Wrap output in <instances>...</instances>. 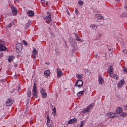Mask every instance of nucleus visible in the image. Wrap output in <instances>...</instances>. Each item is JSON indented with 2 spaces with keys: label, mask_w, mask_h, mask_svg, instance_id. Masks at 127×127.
Masks as SVG:
<instances>
[{
  "label": "nucleus",
  "mask_w": 127,
  "mask_h": 127,
  "mask_svg": "<svg viewBox=\"0 0 127 127\" xmlns=\"http://www.w3.org/2000/svg\"><path fill=\"white\" fill-rule=\"evenodd\" d=\"M95 17L98 19H101L102 18V17L100 14H96L95 15Z\"/></svg>",
  "instance_id": "obj_23"
},
{
  "label": "nucleus",
  "mask_w": 127,
  "mask_h": 127,
  "mask_svg": "<svg viewBox=\"0 0 127 127\" xmlns=\"http://www.w3.org/2000/svg\"><path fill=\"white\" fill-rule=\"evenodd\" d=\"M83 123L84 121H82L81 122L80 125L79 127H83Z\"/></svg>",
  "instance_id": "obj_33"
},
{
  "label": "nucleus",
  "mask_w": 127,
  "mask_h": 127,
  "mask_svg": "<svg viewBox=\"0 0 127 127\" xmlns=\"http://www.w3.org/2000/svg\"><path fill=\"white\" fill-rule=\"evenodd\" d=\"M85 73L87 75H89L91 74V72L87 70L86 71Z\"/></svg>",
  "instance_id": "obj_30"
},
{
  "label": "nucleus",
  "mask_w": 127,
  "mask_h": 127,
  "mask_svg": "<svg viewBox=\"0 0 127 127\" xmlns=\"http://www.w3.org/2000/svg\"><path fill=\"white\" fill-rule=\"evenodd\" d=\"M75 37H76V39L78 41H79L80 42L82 41V40L81 39H80L78 35L77 34H75Z\"/></svg>",
  "instance_id": "obj_22"
},
{
  "label": "nucleus",
  "mask_w": 127,
  "mask_h": 127,
  "mask_svg": "<svg viewBox=\"0 0 127 127\" xmlns=\"http://www.w3.org/2000/svg\"><path fill=\"white\" fill-rule=\"evenodd\" d=\"M109 68L108 69V71H109V73L110 74H111L113 71V68L112 66H109Z\"/></svg>",
  "instance_id": "obj_17"
},
{
  "label": "nucleus",
  "mask_w": 127,
  "mask_h": 127,
  "mask_svg": "<svg viewBox=\"0 0 127 127\" xmlns=\"http://www.w3.org/2000/svg\"><path fill=\"white\" fill-rule=\"evenodd\" d=\"M76 76L79 79H81L82 78V76L78 74Z\"/></svg>",
  "instance_id": "obj_34"
},
{
  "label": "nucleus",
  "mask_w": 127,
  "mask_h": 127,
  "mask_svg": "<svg viewBox=\"0 0 127 127\" xmlns=\"http://www.w3.org/2000/svg\"><path fill=\"white\" fill-rule=\"evenodd\" d=\"M46 118L47 119V122L46 124H50L51 122H50V119L49 117V116H48L46 117Z\"/></svg>",
  "instance_id": "obj_26"
},
{
  "label": "nucleus",
  "mask_w": 127,
  "mask_h": 127,
  "mask_svg": "<svg viewBox=\"0 0 127 127\" xmlns=\"http://www.w3.org/2000/svg\"><path fill=\"white\" fill-rule=\"evenodd\" d=\"M52 110L53 111V112H54L55 113L56 112V108L55 107L54 108H53L52 109Z\"/></svg>",
  "instance_id": "obj_39"
},
{
  "label": "nucleus",
  "mask_w": 127,
  "mask_h": 127,
  "mask_svg": "<svg viewBox=\"0 0 127 127\" xmlns=\"http://www.w3.org/2000/svg\"><path fill=\"white\" fill-rule=\"evenodd\" d=\"M122 15L124 17H127V13L124 12L122 14Z\"/></svg>",
  "instance_id": "obj_32"
},
{
  "label": "nucleus",
  "mask_w": 127,
  "mask_h": 127,
  "mask_svg": "<svg viewBox=\"0 0 127 127\" xmlns=\"http://www.w3.org/2000/svg\"><path fill=\"white\" fill-rule=\"evenodd\" d=\"M84 93V90L83 91L79 92L77 94V95L78 96H81Z\"/></svg>",
  "instance_id": "obj_24"
},
{
  "label": "nucleus",
  "mask_w": 127,
  "mask_h": 127,
  "mask_svg": "<svg viewBox=\"0 0 127 127\" xmlns=\"http://www.w3.org/2000/svg\"><path fill=\"white\" fill-rule=\"evenodd\" d=\"M123 52L124 53H126L127 51L126 49L124 50H123Z\"/></svg>",
  "instance_id": "obj_40"
},
{
  "label": "nucleus",
  "mask_w": 127,
  "mask_h": 127,
  "mask_svg": "<svg viewBox=\"0 0 127 127\" xmlns=\"http://www.w3.org/2000/svg\"><path fill=\"white\" fill-rule=\"evenodd\" d=\"M122 111V109L121 107H118L116 110V112L118 114L121 113Z\"/></svg>",
  "instance_id": "obj_18"
},
{
  "label": "nucleus",
  "mask_w": 127,
  "mask_h": 127,
  "mask_svg": "<svg viewBox=\"0 0 127 127\" xmlns=\"http://www.w3.org/2000/svg\"><path fill=\"white\" fill-rule=\"evenodd\" d=\"M124 108L125 109L127 110V106L125 107H124Z\"/></svg>",
  "instance_id": "obj_45"
},
{
  "label": "nucleus",
  "mask_w": 127,
  "mask_h": 127,
  "mask_svg": "<svg viewBox=\"0 0 127 127\" xmlns=\"http://www.w3.org/2000/svg\"><path fill=\"white\" fill-rule=\"evenodd\" d=\"M23 42L24 44L26 45H28V43L25 40H23Z\"/></svg>",
  "instance_id": "obj_37"
},
{
  "label": "nucleus",
  "mask_w": 127,
  "mask_h": 127,
  "mask_svg": "<svg viewBox=\"0 0 127 127\" xmlns=\"http://www.w3.org/2000/svg\"><path fill=\"white\" fill-rule=\"evenodd\" d=\"M17 74H16L15 76V78H17Z\"/></svg>",
  "instance_id": "obj_49"
},
{
  "label": "nucleus",
  "mask_w": 127,
  "mask_h": 127,
  "mask_svg": "<svg viewBox=\"0 0 127 127\" xmlns=\"http://www.w3.org/2000/svg\"><path fill=\"white\" fill-rule=\"evenodd\" d=\"M123 71H124V72H126L127 73V68H126L124 67L123 68Z\"/></svg>",
  "instance_id": "obj_35"
},
{
  "label": "nucleus",
  "mask_w": 127,
  "mask_h": 127,
  "mask_svg": "<svg viewBox=\"0 0 127 127\" xmlns=\"http://www.w3.org/2000/svg\"><path fill=\"white\" fill-rule=\"evenodd\" d=\"M14 58V56H9L8 59V61L9 62H10L13 60Z\"/></svg>",
  "instance_id": "obj_19"
},
{
  "label": "nucleus",
  "mask_w": 127,
  "mask_h": 127,
  "mask_svg": "<svg viewBox=\"0 0 127 127\" xmlns=\"http://www.w3.org/2000/svg\"><path fill=\"white\" fill-rule=\"evenodd\" d=\"M83 84V82L81 80H78V81H76L75 84V86H76L80 87H82Z\"/></svg>",
  "instance_id": "obj_6"
},
{
  "label": "nucleus",
  "mask_w": 127,
  "mask_h": 127,
  "mask_svg": "<svg viewBox=\"0 0 127 127\" xmlns=\"http://www.w3.org/2000/svg\"><path fill=\"white\" fill-rule=\"evenodd\" d=\"M57 71L58 77H60L63 75L62 71L59 69H57Z\"/></svg>",
  "instance_id": "obj_15"
},
{
  "label": "nucleus",
  "mask_w": 127,
  "mask_h": 127,
  "mask_svg": "<svg viewBox=\"0 0 127 127\" xmlns=\"http://www.w3.org/2000/svg\"><path fill=\"white\" fill-rule=\"evenodd\" d=\"M45 1L44 0H41V2L42 4H43V3H44L45 2Z\"/></svg>",
  "instance_id": "obj_38"
},
{
  "label": "nucleus",
  "mask_w": 127,
  "mask_h": 127,
  "mask_svg": "<svg viewBox=\"0 0 127 127\" xmlns=\"http://www.w3.org/2000/svg\"><path fill=\"white\" fill-rule=\"evenodd\" d=\"M121 113V115L122 116H127V114L126 113Z\"/></svg>",
  "instance_id": "obj_29"
},
{
  "label": "nucleus",
  "mask_w": 127,
  "mask_h": 127,
  "mask_svg": "<svg viewBox=\"0 0 127 127\" xmlns=\"http://www.w3.org/2000/svg\"><path fill=\"white\" fill-rule=\"evenodd\" d=\"M11 7L12 14L13 15H16L17 13V10L16 8L12 5L11 6Z\"/></svg>",
  "instance_id": "obj_7"
},
{
  "label": "nucleus",
  "mask_w": 127,
  "mask_h": 127,
  "mask_svg": "<svg viewBox=\"0 0 127 127\" xmlns=\"http://www.w3.org/2000/svg\"><path fill=\"white\" fill-rule=\"evenodd\" d=\"M47 125V127H52L53 126V123L51 121L50 124H46Z\"/></svg>",
  "instance_id": "obj_25"
},
{
  "label": "nucleus",
  "mask_w": 127,
  "mask_h": 127,
  "mask_svg": "<svg viewBox=\"0 0 127 127\" xmlns=\"http://www.w3.org/2000/svg\"><path fill=\"white\" fill-rule=\"evenodd\" d=\"M121 0H116V1L117 2H119Z\"/></svg>",
  "instance_id": "obj_47"
},
{
  "label": "nucleus",
  "mask_w": 127,
  "mask_h": 127,
  "mask_svg": "<svg viewBox=\"0 0 127 127\" xmlns=\"http://www.w3.org/2000/svg\"><path fill=\"white\" fill-rule=\"evenodd\" d=\"M97 54H96L95 56V57L97 59Z\"/></svg>",
  "instance_id": "obj_48"
},
{
  "label": "nucleus",
  "mask_w": 127,
  "mask_h": 127,
  "mask_svg": "<svg viewBox=\"0 0 127 127\" xmlns=\"http://www.w3.org/2000/svg\"><path fill=\"white\" fill-rule=\"evenodd\" d=\"M125 81L124 79L121 80L119 82L117 85L118 87V88H121L124 83Z\"/></svg>",
  "instance_id": "obj_10"
},
{
  "label": "nucleus",
  "mask_w": 127,
  "mask_h": 127,
  "mask_svg": "<svg viewBox=\"0 0 127 127\" xmlns=\"http://www.w3.org/2000/svg\"><path fill=\"white\" fill-rule=\"evenodd\" d=\"M78 3L80 5H83V2L81 0H80L79 1Z\"/></svg>",
  "instance_id": "obj_31"
},
{
  "label": "nucleus",
  "mask_w": 127,
  "mask_h": 127,
  "mask_svg": "<svg viewBox=\"0 0 127 127\" xmlns=\"http://www.w3.org/2000/svg\"><path fill=\"white\" fill-rule=\"evenodd\" d=\"M97 26L95 25V24H92L90 26V27L92 29L94 30H96V29Z\"/></svg>",
  "instance_id": "obj_21"
},
{
  "label": "nucleus",
  "mask_w": 127,
  "mask_h": 127,
  "mask_svg": "<svg viewBox=\"0 0 127 127\" xmlns=\"http://www.w3.org/2000/svg\"><path fill=\"white\" fill-rule=\"evenodd\" d=\"M37 54V51L36 50V49L34 48L33 49V50L32 52V56L33 58L35 59L36 58V56L35 55Z\"/></svg>",
  "instance_id": "obj_14"
},
{
  "label": "nucleus",
  "mask_w": 127,
  "mask_h": 127,
  "mask_svg": "<svg viewBox=\"0 0 127 127\" xmlns=\"http://www.w3.org/2000/svg\"><path fill=\"white\" fill-rule=\"evenodd\" d=\"M1 70V68H0V71Z\"/></svg>",
  "instance_id": "obj_55"
},
{
  "label": "nucleus",
  "mask_w": 127,
  "mask_h": 127,
  "mask_svg": "<svg viewBox=\"0 0 127 127\" xmlns=\"http://www.w3.org/2000/svg\"><path fill=\"white\" fill-rule=\"evenodd\" d=\"M46 64H47L48 65H49V62H47Z\"/></svg>",
  "instance_id": "obj_52"
},
{
  "label": "nucleus",
  "mask_w": 127,
  "mask_h": 127,
  "mask_svg": "<svg viewBox=\"0 0 127 127\" xmlns=\"http://www.w3.org/2000/svg\"><path fill=\"white\" fill-rule=\"evenodd\" d=\"M50 73V72L49 70H47L44 71V74L47 76H49Z\"/></svg>",
  "instance_id": "obj_20"
},
{
  "label": "nucleus",
  "mask_w": 127,
  "mask_h": 127,
  "mask_svg": "<svg viewBox=\"0 0 127 127\" xmlns=\"http://www.w3.org/2000/svg\"><path fill=\"white\" fill-rule=\"evenodd\" d=\"M36 83H34L32 91L33 95L35 98H36L37 96V92L36 91Z\"/></svg>",
  "instance_id": "obj_2"
},
{
  "label": "nucleus",
  "mask_w": 127,
  "mask_h": 127,
  "mask_svg": "<svg viewBox=\"0 0 127 127\" xmlns=\"http://www.w3.org/2000/svg\"><path fill=\"white\" fill-rule=\"evenodd\" d=\"M125 9L126 10H127V7L125 6L124 7Z\"/></svg>",
  "instance_id": "obj_46"
},
{
  "label": "nucleus",
  "mask_w": 127,
  "mask_h": 127,
  "mask_svg": "<svg viewBox=\"0 0 127 127\" xmlns=\"http://www.w3.org/2000/svg\"><path fill=\"white\" fill-rule=\"evenodd\" d=\"M47 16L44 17V19L47 23H49L51 20V15L49 12H47Z\"/></svg>",
  "instance_id": "obj_1"
},
{
  "label": "nucleus",
  "mask_w": 127,
  "mask_h": 127,
  "mask_svg": "<svg viewBox=\"0 0 127 127\" xmlns=\"http://www.w3.org/2000/svg\"><path fill=\"white\" fill-rule=\"evenodd\" d=\"M117 76H118L116 74H115L114 75L113 77L114 79L116 78V79H117Z\"/></svg>",
  "instance_id": "obj_36"
},
{
  "label": "nucleus",
  "mask_w": 127,
  "mask_h": 127,
  "mask_svg": "<svg viewBox=\"0 0 127 127\" xmlns=\"http://www.w3.org/2000/svg\"><path fill=\"white\" fill-rule=\"evenodd\" d=\"M40 93H41L43 97L45 98L47 96V94L43 89L42 88L40 90Z\"/></svg>",
  "instance_id": "obj_9"
},
{
  "label": "nucleus",
  "mask_w": 127,
  "mask_h": 127,
  "mask_svg": "<svg viewBox=\"0 0 127 127\" xmlns=\"http://www.w3.org/2000/svg\"><path fill=\"white\" fill-rule=\"evenodd\" d=\"M97 21V22L98 21Z\"/></svg>",
  "instance_id": "obj_56"
},
{
  "label": "nucleus",
  "mask_w": 127,
  "mask_h": 127,
  "mask_svg": "<svg viewBox=\"0 0 127 127\" xmlns=\"http://www.w3.org/2000/svg\"><path fill=\"white\" fill-rule=\"evenodd\" d=\"M77 121V120L75 118H74L72 119H71L68 122V123L69 124H71L76 123Z\"/></svg>",
  "instance_id": "obj_12"
},
{
  "label": "nucleus",
  "mask_w": 127,
  "mask_h": 127,
  "mask_svg": "<svg viewBox=\"0 0 127 127\" xmlns=\"http://www.w3.org/2000/svg\"><path fill=\"white\" fill-rule=\"evenodd\" d=\"M48 3V2H46V4H47Z\"/></svg>",
  "instance_id": "obj_54"
},
{
  "label": "nucleus",
  "mask_w": 127,
  "mask_h": 127,
  "mask_svg": "<svg viewBox=\"0 0 127 127\" xmlns=\"http://www.w3.org/2000/svg\"><path fill=\"white\" fill-rule=\"evenodd\" d=\"M51 34L52 35V36H54V33L53 32H52L51 33Z\"/></svg>",
  "instance_id": "obj_44"
},
{
  "label": "nucleus",
  "mask_w": 127,
  "mask_h": 127,
  "mask_svg": "<svg viewBox=\"0 0 127 127\" xmlns=\"http://www.w3.org/2000/svg\"><path fill=\"white\" fill-rule=\"evenodd\" d=\"M16 51L17 52H20L22 49V45L21 43H17L16 45Z\"/></svg>",
  "instance_id": "obj_5"
},
{
  "label": "nucleus",
  "mask_w": 127,
  "mask_h": 127,
  "mask_svg": "<svg viewBox=\"0 0 127 127\" xmlns=\"http://www.w3.org/2000/svg\"><path fill=\"white\" fill-rule=\"evenodd\" d=\"M6 49L4 42L2 40H0V51H2L5 50Z\"/></svg>",
  "instance_id": "obj_3"
},
{
  "label": "nucleus",
  "mask_w": 127,
  "mask_h": 127,
  "mask_svg": "<svg viewBox=\"0 0 127 127\" xmlns=\"http://www.w3.org/2000/svg\"><path fill=\"white\" fill-rule=\"evenodd\" d=\"M94 106L93 104H91L90 105L88 106L86 108H85L84 110H83L82 111V113H85L89 112V110L90 108Z\"/></svg>",
  "instance_id": "obj_4"
},
{
  "label": "nucleus",
  "mask_w": 127,
  "mask_h": 127,
  "mask_svg": "<svg viewBox=\"0 0 127 127\" xmlns=\"http://www.w3.org/2000/svg\"><path fill=\"white\" fill-rule=\"evenodd\" d=\"M69 41L70 42V43L71 44H73L74 43V40L73 39H70L69 40Z\"/></svg>",
  "instance_id": "obj_27"
},
{
  "label": "nucleus",
  "mask_w": 127,
  "mask_h": 127,
  "mask_svg": "<svg viewBox=\"0 0 127 127\" xmlns=\"http://www.w3.org/2000/svg\"><path fill=\"white\" fill-rule=\"evenodd\" d=\"M101 35V34H100L99 35V36H100Z\"/></svg>",
  "instance_id": "obj_53"
},
{
  "label": "nucleus",
  "mask_w": 127,
  "mask_h": 127,
  "mask_svg": "<svg viewBox=\"0 0 127 127\" xmlns=\"http://www.w3.org/2000/svg\"><path fill=\"white\" fill-rule=\"evenodd\" d=\"M75 13H78V11L77 9H76L75 11Z\"/></svg>",
  "instance_id": "obj_43"
},
{
  "label": "nucleus",
  "mask_w": 127,
  "mask_h": 127,
  "mask_svg": "<svg viewBox=\"0 0 127 127\" xmlns=\"http://www.w3.org/2000/svg\"><path fill=\"white\" fill-rule=\"evenodd\" d=\"M20 90V88H19L18 89V91H19Z\"/></svg>",
  "instance_id": "obj_51"
},
{
  "label": "nucleus",
  "mask_w": 127,
  "mask_h": 127,
  "mask_svg": "<svg viewBox=\"0 0 127 127\" xmlns=\"http://www.w3.org/2000/svg\"><path fill=\"white\" fill-rule=\"evenodd\" d=\"M31 92L30 90H28V95L29 97L31 96Z\"/></svg>",
  "instance_id": "obj_28"
},
{
  "label": "nucleus",
  "mask_w": 127,
  "mask_h": 127,
  "mask_svg": "<svg viewBox=\"0 0 127 127\" xmlns=\"http://www.w3.org/2000/svg\"><path fill=\"white\" fill-rule=\"evenodd\" d=\"M27 14L30 16H33L34 15V13L32 10L29 11H28Z\"/></svg>",
  "instance_id": "obj_16"
},
{
  "label": "nucleus",
  "mask_w": 127,
  "mask_h": 127,
  "mask_svg": "<svg viewBox=\"0 0 127 127\" xmlns=\"http://www.w3.org/2000/svg\"><path fill=\"white\" fill-rule=\"evenodd\" d=\"M116 115V113L111 112L108 113L106 114V115L110 118H112L115 117Z\"/></svg>",
  "instance_id": "obj_8"
},
{
  "label": "nucleus",
  "mask_w": 127,
  "mask_h": 127,
  "mask_svg": "<svg viewBox=\"0 0 127 127\" xmlns=\"http://www.w3.org/2000/svg\"><path fill=\"white\" fill-rule=\"evenodd\" d=\"M11 26H12V24L11 23H10L8 25V27L9 28Z\"/></svg>",
  "instance_id": "obj_41"
},
{
  "label": "nucleus",
  "mask_w": 127,
  "mask_h": 127,
  "mask_svg": "<svg viewBox=\"0 0 127 127\" xmlns=\"http://www.w3.org/2000/svg\"><path fill=\"white\" fill-rule=\"evenodd\" d=\"M13 102L11 99H9L7 101L6 105L7 106H10L13 103Z\"/></svg>",
  "instance_id": "obj_11"
},
{
  "label": "nucleus",
  "mask_w": 127,
  "mask_h": 127,
  "mask_svg": "<svg viewBox=\"0 0 127 127\" xmlns=\"http://www.w3.org/2000/svg\"><path fill=\"white\" fill-rule=\"evenodd\" d=\"M98 82L100 84H102L104 82L103 79L102 78V77L100 74L98 75Z\"/></svg>",
  "instance_id": "obj_13"
},
{
  "label": "nucleus",
  "mask_w": 127,
  "mask_h": 127,
  "mask_svg": "<svg viewBox=\"0 0 127 127\" xmlns=\"http://www.w3.org/2000/svg\"><path fill=\"white\" fill-rule=\"evenodd\" d=\"M3 56V54L2 53H0V58L2 57Z\"/></svg>",
  "instance_id": "obj_42"
},
{
  "label": "nucleus",
  "mask_w": 127,
  "mask_h": 127,
  "mask_svg": "<svg viewBox=\"0 0 127 127\" xmlns=\"http://www.w3.org/2000/svg\"><path fill=\"white\" fill-rule=\"evenodd\" d=\"M109 75H110V76H111V77L112 76V73H111V74H110L109 73Z\"/></svg>",
  "instance_id": "obj_50"
}]
</instances>
